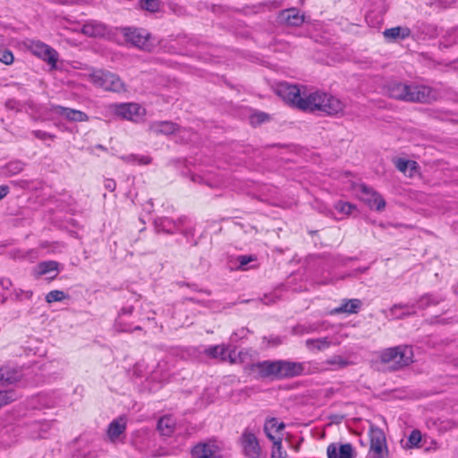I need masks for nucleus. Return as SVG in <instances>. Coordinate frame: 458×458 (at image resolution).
<instances>
[{"instance_id":"nucleus-1","label":"nucleus","mask_w":458,"mask_h":458,"mask_svg":"<svg viewBox=\"0 0 458 458\" xmlns=\"http://www.w3.org/2000/svg\"><path fill=\"white\" fill-rule=\"evenodd\" d=\"M275 92L291 106L308 113L323 112L329 115L344 111L345 105L339 98L321 91H301L296 84L281 81L275 87Z\"/></svg>"},{"instance_id":"nucleus-2","label":"nucleus","mask_w":458,"mask_h":458,"mask_svg":"<svg viewBox=\"0 0 458 458\" xmlns=\"http://www.w3.org/2000/svg\"><path fill=\"white\" fill-rule=\"evenodd\" d=\"M392 98L411 103L431 104L440 98V92L429 86L418 83L392 81L387 85Z\"/></svg>"},{"instance_id":"nucleus-3","label":"nucleus","mask_w":458,"mask_h":458,"mask_svg":"<svg viewBox=\"0 0 458 458\" xmlns=\"http://www.w3.org/2000/svg\"><path fill=\"white\" fill-rule=\"evenodd\" d=\"M22 377V370L19 368L8 365L2 367V406L18 398L15 386Z\"/></svg>"},{"instance_id":"nucleus-4","label":"nucleus","mask_w":458,"mask_h":458,"mask_svg":"<svg viewBox=\"0 0 458 458\" xmlns=\"http://www.w3.org/2000/svg\"><path fill=\"white\" fill-rule=\"evenodd\" d=\"M89 81L95 87L101 88L106 91L116 93L126 91V86L122 79L117 74L107 70H94L89 74Z\"/></svg>"},{"instance_id":"nucleus-5","label":"nucleus","mask_w":458,"mask_h":458,"mask_svg":"<svg viewBox=\"0 0 458 458\" xmlns=\"http://www.w3.org/2000/svg\"><path fill=\"white\" fill-rule=\"evenodd\" d=\"M379 358L383 363L393 362V369H398L412 362L413 352L410 346L400 345L383 350Z\"/></svg>"},{"instance_id":"nucleus-6","label":"nucleus","mask_w":458,"mask_h":458,"mask_svg":"<svg viewBox=\"0 0 458 458\" xmlns=\"http://www.w3.org/2000/svg\"><path fill=\"white\" fill-rule=\"evenodd\" d=\"M278 363V360H265L250 364L249 369L258 379L280 380Z\"/></svg>"},{"instance_id":"nucleus-7","label":"nucleus","mask_w":458,"mask_h":458,"mask_svg":"<svg viewBox=\"0 0 458 458\" xmlns=\"http://www.w3.org/2000/svg\"><path fill=\"white\" fill-rule=\"evenodd\" d=\"M30 50L35 56L46 62L51 70L56 69L59 54L55 48L38 40L30 43Z\"/></svg>"},{"instance_id":"nucleus-8","label":"nucleus","mask_w":458,"mask_h":458,"mask_svg":"<svg viewBox=\"0 0 458 458\" xmlns=\"http://www.w3.org/2000/svg\"><path fill=\"white\" fill-rule=\"evenodd\" d=\"M280 380L293 378L309 373L307 362L278 360Z\"/></svg>"},{"instance_id":"nucleus-9","label":"nucleus","mask_w":458,"mask_h":458,"mask_svg":"<svg viewBox=\"0 0 458 458\" xmlns=\"http://www.w3.org/2000/svg\"><path fill=\"white\" fill-rule=\"evenodd\" d=\"M369 453L372 458H387L388 456L385 434L378 428L370 431Z\"/></svg>"},{"instance_id":"nucleus-10","label":"nucleus","mask_w":458,"mask_h":458,"mask_svg":"<svg viewBox=\"0 0 458 458\" xmlns=\"http://www.w3.org/2000/svg\"><path fill=\"white\" fill-rule=\"evenodd\" d=\"M360 198L371 209L382 211L386 207L383 197L366 184L360 185Z\"/></svg>"},{"instance_id":"nucleus-11","label":"nucleus","mask_w":458,"mask_h":458,"mask_svg":"<svg viewBox=\"0 0 458 458\" xmlns=\"http://www.w3.org/2000/svg\"><path fill=\"white\" fill-rule=\"evenodd\" d=\"M382 312L389 319H403L417 314L415 304L411 303H395L388 310Z\"/></svg>"},{"instance_id":"nucleus-12","label":"nucleus","mask_w":458,"mask_h":458,"mask_svg":"<svg viewBox=\"0 0 458 458\" xmlns=\"http://www.w3.org/2000/svg\"><path fill=\"white\" fill-rule=\"evenodd\" d=\"M241 444L244 454L249 458H258L260 454V445L257 437L246 429L241 437Z\"/></svg>"},{"instance_id":"nucleus-13","label":"nucleus","mask_w":458,"mask_h":458,"mask_svg":"<svg viewBox=\"0 0 458 458\" xmlns=\"http://www.w3.org/2000/svg\"><path fill=\"white\" fill-rule=\"evenodd\" d=\"M123 34L126 41L130 42L131 45L140 48H145L147 47L149 34L145 30L136 28H123Z\"/></svg>"},{"instance_id":"nucleus-14","label":"nucleus","mask_w":458,"mask_h":458,"mask_svg":"<svg viewBox=\"0 0 458 458\" xmlns=\"http://www.w3.org/2000/svg\"><path fill=\"white\" fill-rule=\"evenodd\" d=\"M184 218H179L174 221L166 216L157 217L154 220V226L157 232H163L167 234L177 233L179 227L183 224Z\"/></svg>"},{"instance_id":"nucleus-15","label":"nucleus","mask_w":458,"mask_h":458,"mask_svg":"<svg viewBox=\"0 0 458 458\" xmlns=\"http://www.w3.org/2000/svg\"><path fill=\"white\" fill-rule=\"evenodd\" d=\"M141 109L139 104L123 103L115 106L114 114L123 119L133 121L140 116Z\"/></svg>"},{"instance_id":"nucleus-16","label":"nucleus","mask_w":458,"mask_h":458,"mask_svg":"<svg viewBox=\"0 0 458 458\" xmlns=\"http://www.w3.org/2000/svg\"><path fill=\"white\" fill-rule=\"evenodd\" d=\"M53 110L55 114L64 117L70 122H87L89 121V115L77 109L64 107L62 106H55Z\"/></svg>"},{"instance_id":"nucleus-17","label":"nucleus","mask_w":458,"mask_h":458,"mask_svg":"<svg viewBox=\"0 0 458 458\" xmlns=\"http://www.w3.org/2000/svg\"><path fill=\"white\" fill-rule=\"evenodd\" d=\"M327 454L328 458H352L353 447L349 443H332L327 446Z\"/></svg>"},{"instance_id":"nucleus-18","label":"nucleus","mask_w":458,"mask_h":458,"mask_svg":"<svg viewBox=\"0 0 458 458\" xmlns=\"http://www.w3.org/2000/svg\"><path fill=\"white\" fill-rule=\"evenodd\" d=\"M279 19L288 26L299 27L304 22V15L297 8L285 9L280 12Z\"/></svg>"},{"instance_id":"nucleus-19","label":"nucleus","mask_w":458,"mask_h":458,"mask_svg":"<svg viewBox=\"0 0 458 458\" xmlns=\"http://www.w3.org/2000/svg\"><path fill=\"white\" fill-rule=\"evenodd\" d=\"M81 32L88 37L102 38L107 34L108 29L100 21H90L82 26Z\"/></svg>"},{"instance_id":"nucleus-20","label":"nucleus","mask_w":458,"mask_h":458,"mask_svg":"<svg viewBox=\"0 0 458 458\" xmlns=\"http://www.w3.org/2000/svg\"><path fill=\"white\" fill-rule=\"evenodd\" d=\"M411 30L408 27H393L383 31V36L388 42H397L410 37Z\"/></svg>"},{"instance_id":"nucleus-21","label":"nucleus","mask_w":458,"mask_h":458,"mask_svg":"<svg viewBox=\"0 0 458 458\" xmlns=\"http://www.w3.org/2000/svg\"><path fill=\"white\" fill-rule=\"evenodd\" d=\"M444 301V298L435 293H425L421 295L415 302V310H423L428 307L436 306Z\"/></svg>"},{"instance_id":"nucleus-22","label":"nucleus","mask_w":458,"mask_h":458,"mask_svg":"<svg viewBox=\"0 0 458 458\" xmlns=\"http://www.w3.org/2000/svg\"><path fill=\"white\" fill-rule=\"evenodd\" d=\"M192 458H218L214 445L199 443L191 449Z\"/></svg>"},{"instance_id":"nucleus-23","label":"nucleus","mask_w":458,"mask_h":458,"mask_svg":"<svg viewBox=\"0 0 458 458\" xmlns=\"http://www.w3.org/2000/svg\"><path fill=\"white\" fill-rule=\"evenodd\" d=\"M208 357L211 359H217L221 361H226L228 359L233 361V360L231 358V354L228 353V349L225 345H210L208 348H205L203 351Z\"/></svg>"},{"instance_id":"nucleus-24","label":"nucleus","mask_w":458,"mask_h":458,"mask_svg":"<svg viewBox=\"0 0 458 458\" xmlns=\"http://www.w3.org/2000/svg\"><path fill=\"white\" fill-rule=\"evenodd\" d=\"M362 302L359 299H350L334 310V313L356 314L360 311Z\"/></svg>"},{"instance_id":"nucleus-25","label":"nucleus","mask_w":458,"mask_h":458,"mask_svg":"<svg viewBox=\"0 0 458 458\" xmlns=\"http://www.w3.org/2000/svg\"><path fill=\"white\" fill-rule=\"evenodd\" d=\"M332 342L329 337L310 338L305 341V346L310 351H324L329 348Z\"/></svg>"},{"instance_id":"nucleus-26","label":"nucleus","mask_w":458,"mask_h":458,"mask_svg":"<svg viewBox=\"0 0 458 458\" xmlns=\"http://www.w3.org/2000/svg\"><path fill=\"white\" fill-rule=\"evenodd\" d=\"M150 130L157 134L169 135L177 130V125L168 121L155 122L151 123Z\"/></svg>"},{"instance_id":"nucleus-27","label":"nucleus","mask_w":458,"mask_h":458,"mask_svg":"<svg viewBox=\"0 0 458 458\" xmlns=\"http://www.w3.org/2000/svg\"><path fill=\"white\" fill-rule=\"evenodd\" d=\"M134 310V308L133 306H128V307H123L121 309V310L119 311V318L115 321V328L118 332H132V331H135V330H141V327L140 326H137L133 328H131V327H129L128 325H125L123 324L122 321H121V316L122 315H131Z\"/></svg>"},{"instance_id":"nucleus-28","label":"nucleus","mask_w":458,"mask_h":458,"mask_svg":"<svg viewBox=\"0 0 458 458\" xmlns=\"http://www.w3.org/2000/svg\"><path fill=\"white\" fill-rule=\"evenodd\" d=\"M58 262L54 260L43 261L38 264L36 273L38 276H43L50 274L51 272H55V274L49 277L50 279H53L56 276L58 272Z\"/></svg>"},{"instance_id":"nucleus-29","label":"nucleus","mask_w":458,"mask_h":458,"mask_svg":"<svg viewBox=\"0 0 458 458\" xmlns=\"http://www.w3.org/2000/svg\"><path fill=\"white\" fill-rule=\"evenodd\" d=\"M126 428V424L123 421V419L120 418L117 420H114L109 425L107 428V435L111 440H114L121 434L124 432Z\"/></svg>"},{"instance_id":"nucleus-30","label":"nucleus","mask_w":458,"mask_h":458,"mask_svg":"<svg viewBox=\"0 0 458 458\" xmlns=\"http://www.w3.org/2000/svg\"><path fill=\"white\" fill-rule=\"evenodd\" d=\"M284 424L283 422H278L277 419L270 418L266 420L264 425V431L266 436L270 440H276V437L273 436L274 432H278L279 430L284 428Z\"/></svg>"},{"instance_id":"nucleus-31","label":"nucleus","mask_w":458,"mask_h":458,"mask_svg":"<svg viewBox=\"0 0 458 458\" xmlns=\"http://www.w3.org/2000/svg\"><path fill=\"white\" fill-rule=\"evenodd\" d=\"M394 164L400 172L406 173L407 170L411 171V176L412 175V172L416 171L418 168L417 162L413 160H407L402 157H398L394 160Z\"/></svg>"},{"instance_id":"nucleus-32","label":"nucleus","mask_w":458,"mask_h":458,"mask_svg":"<svg viewBox=\"0 0 458 458\" xmlns=\"http://www.w3.org/2000/svg\"><path fill=\"white\" fill-rule=\"evenodd\" d=\"M157 428L161 435L170 436L174 431L173 420L169 417H162L157 421Z\"/></svg>"},{"instance_id":"nucleus-33","label":"nucleus","mask_w":458,"mask_h":458,"mask_svg":"<svg viewBox=\"0 0 458 458\" xmlns=\"http://www.w3.org/2000/svg\"><path fill=\"white\" fill-rule=\"evenodd\" d=\"M23 169V164L21 161L15 160L6 164L2 167V174L14 175Z\"/></svg>"},{"instance_id":"nucleus-34","label":"nucleus","mask_w":458,"mask_h":458,"mask_svg":"<svg viewBox=\"0 0 458 458\" xmlns=\"http://www.w3.org/2000/svg\"><path fill=\"white\" fill-rule=\"evenodd\" d=\"M139 6L149 13H157L161 7L160 0H139Z\"/></svg>"},{"instance_id":"nucleus-35","label":"nucleus","mask_w":458,"mask_h":458,"mask_svg":"<svg viewBox=\"0 0 458 458\" xmlns=\"http://www.w3.org/2000/svg\"><path fill=\"white\" fill-rule=\"evenodd\" d=\"M335 208L341 214L351 215L353 210H356V206L350 202L339 200L335 204Z\"/></svg>"},{"instance_id":"nucleus-36","label":"nucleus","mask_w":458,"mask_h":458,"mask_svg":"<svg viewBox=\"0 0 458 458\" xmlns=\"http://www.w3.org/2000/svg\"><path fill=\"white\" fill-rule=\"evenodd\" d=\"M69 297L68 294H66L64 291L61 290H53L50 291L46 295V301L47 303H52L55 301H62Z\"/></svg>"},{"instance_id":"nucleus-37","label":"nucleus","mask_w":458,"mask_h":458,"mask_svg":"<svg viewBox=\"0 0 458 458\" xmlns=\"http://www.w3.org/2000/svg\"><path fill=\"white\" fill-rule=\"evenodd\" d=\"M318 328L317 324L297 325L293 327V332L296 335H304L317 332Z\"/></svg>"},{"instance_id":"nucleus-38","label":"nucleus","mask_w":458,"mask_h":458,"mask_svg":"<svg viewBox=\"0 0 458 458\" xmlns=\"http://www.w3.org/2000/svg\"><path fill=\"white\" fill-rule=\"evenodd\" d=\"M274 447L271 454V458H286L287 454L283 450L282 440L278 438L277 440H274Z\"/></svg>"},{"instance_id":"nucleus-39","label":"nucleus","mask_w":458,"mask_h":458,"mask_svg":"<svg viewBox=\"0 0 458 458\" xmlns=\"http://www.w3.org/2000/svg\"><path fill=\"white\" fill-rule=\"evenodd\" d=\"M420 441H421L420 431L419 429H413L408 437L407 446L410 448L418 447Z\"/></svg>"},{"instance_id":"nucleus-40","label":"nucleus","mask_w":458,"mask_h":458,"mask_svg":"<svg viewBox=\"0 0 458 458\" xmlns=\"http://www.w3.org/2000/svg\"><path fill=\"white\" fill-rule=\"evenodd\" d=\"M328 365L337 366L339 368L347 367L350 362L343 358L341 355H335L326 361Z\"/></svg>"},{"instance_id":"nucleus-41","label":"nucleus","mask_w":458,"mask_h":458,"mask_svg":"<svg viewBox=\"0 0 458 458\" xmlns=\"http://www.w3.org/2000/svg\"><path fill=\"white\" fill-rule=\"evenodd\" d=\"M237 260L239 262L238 269L245 270L250 262L256 260V257L253 255H241L237 257Z\"/></svg>"},{"instance_id":"nucleus-42","label":"nucleus","mask_w":458,"mask_h":458,"mask_svg":"<svg viewBox=\"0 0 458 458\" xmlns=\"http://www.w3.org/2000/svg\"><path fill=\"white\" fill-rule=\"evenodd\" d=\"M32 134L38 140H54L55 135L47 132L41 130L32 131Z\"/></svg>"},{"instance_id":"nucleus-43","label":"nucleus","mask_w":458,"mask_h":458,"mask_svg":"<svg viewBox=\"0 0 458 458\" xmlns=\"http://www.w3.org/2000/svg\"><path fill=\"white\" fill-rule=\"evenodd\" d=\"M13 60H14L13 55L10 50L5 49V50L2 51V64L8 65V64H13Z\"/></svg>"},{"instance_id":"nucleus-44","label":"nucleus","mask_w":458,"mask_h":458,"mask_svg":"<svg viewBox=\"0 0 458 458\" xmlns=\"http://www.w3.org/2000/svg\"><path fill=\"white\" fill-rule=\"evenodd\" d=\"M5 107L10 110L21 111V105L14 99H9L5 102Z\"/></svg>"},{"instance_id":"nucleus-45","label":"nucleus","mask_w":458,"mask_h":458,"mask_svg":"<svg viewBox=\"0 0 458 458\" xmlns=\"http://www.w3.org/2000/svg\"><path fill=\"white\" fill-rule=\"evenodd\" d=\"M128 158H130V159H133V160H136V159H137V160H138V162H139L140 164H142V165H148V164L151 163V157H147V156H142V157H137V156H135V155H131V156H130Z\"/></svg>"},{"instance_id":"nucleus-46","label":"nucleus","mask_w":458,"mask_h":458,"mask_svg":"<svg viewBox=\"0 0 458 458\" xmlns=\"http://www.w3.org/2000/svg\"><path fill=\"white\" fill-rule=\"evenodd\" d=\"M265 340H267V343L272 346H276L282 344V338L280 336H269L264 337Z\"/></svg>"},{"instance_id":"nucleus-47","label":"nucleus","mask_w":458,"mask_h":458,"mask_svg":"<svg viewBox=\"0 0 458 458\" xmlns=\"http://www.w3.org/2000/svg\"><path fill=\"white\" fill-rule=\"evenodd\" d=\"M104 185H105V188H106V190H108L109 191H111V192H112V191H114L115 190L116 182H115V181H114V180H113V179H106V180L105 181V184H104Z\"/></svg>"},{"instance_id":"nucleus-48","label":"nucleus","mask_w":458,"mask_h":458,"mask_svg":"<svg viewBox=\"0 0 458 458\" xmlns=\"http://www.w3.org/2000/svg\"><path fill=\"white\" fill-rule=\"evenodd\" d=\"M369 269V267H360L356 269H354L352 272L346 275V276H355L359 273H365ZM345 276H343L344 278Z\"/></svg>"},{"instance_id":"nucleus-49","label":"nucleus","mask_w":458,"mask_h":458,"mask_svg":"<svg viewBox=\"0 0 458 458\" xmlns=\"http://www.w3.org/2000/svg\"><path fill=\"white\" fill-rule=\"evenodd\" d=\"M177 232L183 234L187 239H190V237L193 236V229L192 228H186V229H182V230H181L179 228V230Z\"/></svg>"},{"instance_id":"nucleus-50","label":"nucleus","mask_w":458,"mask_h":458,"mask_svg":"<svg viewBox=\"0 0 458 458\" xmlns=\"http://www.w3.org/2000/svg\"><path fill=\"white\" fill-rule=\"evenodd\" d=\"M182 284H183V285H187V286L191 287V288L193 291H195V292L205 293H206V294H208V295H210V294H211V292H210L209 290H207V289H206V290L199 289V288H198V286H197L196 284H191V285H190L189 284H185V283H183Z\"/></svg>"},{"instance_id":"nucleus-51","label":"nucleus","mask_w":458,"mask_h":458,"mask_svg":"<svg viewBox=\"0 0 458 458\" xmlns=\"http://www.w3.org/2000/svg\"><path fill=\"white\" fill-rule=\"evenodd\" d=\"M264 304L269 305L276 301L275 296L273 295H265L264 298L261 300Z\"/></svg>"},{"instance_id":"nucleus-52","label":"nucleus","mask_w":458,"mask_h":458,"mask_svg":"<svg viewBox=\"0 0 458 458\" xmlns=\"http://www.w3.org/2000/svg\"><path fill=\"white\" fill-rule=\"evenodd\" d=\"M79 455H81V454H80ZM97 457V454L95 452H89L87 454H84L83 456H78L77 458H96Z\"/></svg>"},{"instance_id":"nucleus-53","label":"nucleus","mask_w":458,"mask_h":458,"mask_svg":"<svg viewBox=\"0 0 458 458\" xmlns=\"http://www.w3.org/2000/svg\"><path fill=\"white\" fill-rule=\"evenodd\" d=\"M9 191V188L8 186H5V185H2V199L7 195Z\"/></svg>"},{"instance_id":"nucleus-54","label":"nucleus","mask_w":458,"mask_h":458,"mask_svg":"<svg viewBox=\"0 0 458 458\" xmlns=\"http://www.w3.org/2000/svg\"><path fill=\"white\" fill-rule=\"evenodd\" d=\"M188 301L192 302V303H200V301L193 297H190L188 298Z\"/></svg>"},{"instance_id":"nucleus-55","label":"nucleus","mask_w":458,"mask_h":458,"mask_svg":"<svg viewBox=\"0 0 458 458\" xmlns=\"http://www.w3.org/2000/svg\"><path fill=\"white\" fill-rule=\"evenodd\" d=\"M25 296L27 299H30L33 293L31 291H27L26 293H24Z\"/></svg>"},{"instance_id":"nucleus-56","label":"nucleus","mask_w":458,"mask_h":458,"mask_svg":"<svg viewBox=\"0 0 458 458\" xmlns=\"http://www.w3.org/2000/svg\"><path fill=\"white\" fill-rule=\"evenodd\" d=\"M267 116V115L264 113L259 114V117H260V122H263Z\"/></svg>"},{"instance_id":"nucleus-57","label":"nucleus","mask_w":458,"mask_h":458,"mask_svg":"<svg viewBox=\"0 0 458 458\" xmlns=\"http://www.w3.org/2000/svg\"><path fill=\"white\" fill-rule=\"evenodd\" d=\"M96 148H99V149H101V150H106V147H104V146H103V145H101V144H98V145H96Z\"/></svg>"},{"instance_id":"nucleus-58","label":"nucleus","mask_w":458,"mask_h":458,"mask_svg":"<svg viewBox=\"0 0 458 458\" xmlns=\"http://www.w3.org/2000/svg\"><path fill=\"white\" fill-rule=\"evenodd\" d=\"M437 322L441 323V324H447L448 323V319L447 318H443V319L438 320Z\"/></svg>"},{"instance_id":"nucleus-59","label":"nucleus","mask_w":458,"mask_h":458,"mask_svg":"<svg viewBox=\"0 0 458 458\" xmlns=\"http://www.w3.org/2000/svg\"><path fill=\"white\" fill-rule=\"evenodd\" d=\"M201 178L199 176H192V181L197 182V180H200Z\"/></svg>"},{"instance_id":"nucleus-60","label":"nucleus","mask_w":458,"mask_h":458,"mask_svg":"<svg viewBox=\"0 0 458 458\" xmlns=\"http://www.w3.org/2000/svg\"><path fill=\"white\" fill-rule=\"evenodd\" d=\"M1 285H2L3 287H5V283H4V281L3 279H2Z\"/></svg>"}]
</instances>
